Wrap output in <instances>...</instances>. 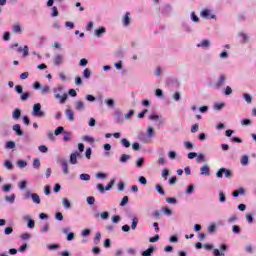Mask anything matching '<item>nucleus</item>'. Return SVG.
Segmentation results:
<instances>
[{"label": "nucleus", "instance_id": "obj_51", "mask_svg": "<svg viewBox=\"0 0 256 256\" xmlns=\"http://www.w3.org/2000/svg\"><path fill=\"white\" fill-rule=\"evenodd\" d=\"M17 165L20 169H24V167H27V162L25 160H18Z\"/></svg>", "mask_w": 256, "mask_h": 256}, {"label": "nucleus", "instance_id": "obj_27", "mask_svg": "<svg viewBox=\"0 0 256 256\" xmlns=\"http://www.w3.org/2000/svg\"><path fill=\"white\" fill-rule=\"evenodd\" d=\"M62 135H64L63 141H65V143H67V141H71V136L73 135V133L64 131V133Z\"/></svg>", "mask_w": 256, "mask_h": 256}, {"label": "nucleus", "instance_id": "obj_53", "mask_svg": "<svg viewBox=\"0 0 256 256\" xmlns=\"http://www.w3.org/2000/svg\"><path fill=\"white\" fill-rule=\"evenodd\" d=\"M191 17V21H193L194 23H199V17L197 16V14H195V12H192L190 14Z\"/></svg>", "mask_w": 256, "mask_h": 256}, {"label": "nucleus", "instance_id": "obj_23", "mask_svg": "<svg viewBox=\"0 0 256 256\" xmlns=\"http://www.w3.org/2000/svg\"><path fill=\"white\" fill-rule=\"evenodd\" d=\"M137 225H139V218L137 216H134L132 218L131 230L135 231V229H137Z\"/></svg>", "mask_w": 256, "mask_h": 256}, {"label": "nucleus", "instance_id": "obj_44", "mask_svg": "<svg viewBox=\"0 0 256 256\" xmlns=\"http://www.w3.org/2000/svg\"><path fill=\"white\" fill-rule=\"evenodd\" d=\"M62 203H63V206L65 207V209H71V202L69 201V199L64 198Z\"/></svg>", "mask_w": 256, "mask_h": 256}, {"label": "nucleus", "instance_id": "obj_63", "mask_svg": "<svg viewBox=\"0 0 256 256\" xmlns=\"http://www.w3.org/2000/svg\"><path fill=\"white\" fill-rule=\"evenodd\" d=\"M213 255L214 256H225V253H223V252L219 251V249L215 248L213 250Z\"/></svg>", "mask_w": 256, "mask_h": 256}, {"label": "nucleus", "instance_id": "obj_11", "mask_svg": "<svg viewBox=\"0 0 256 256\" xmlns=\"http://www.w3.org/2000/svg\"><path fill=\"white\" fill-rule=\"evenodd\" d=\"M12 129L15 132V134L18 135V137L23 136V130L21 129V124H14Z\"/></svg>", "mask_w": 256, "mask_h": 256}, {"label": "nucleus", "instance_id": "obj_18", "mask_svg": "<svg viewBox=\"0 0 256 256\" xmlns=\"http://www.w3.org/2000/svg\"><path fill=\"white\" fill-rule=\"evenodd\" d=\"M65 113L68 121H75V113L73 112V110L66 109Z\"/></svg>", "mask_w": 256, "mask_h": 256}, {"label": "nucleus", "instance_id": "obj_56", "mask_svg": "<svg viewBox=\"0 0 256 256\" xmlns=\"http://www.w3.org/2000/svg\"><path fill=\"white\" fill-rule=\"evenodd\" d=\"M54 219H56V221H63V213L57 212V213L54 215Z\"/></svg>", "mask_w": 256, "mask_h": 256}, {"label": "nucleus", "instance_id": "obj_37", "mask_svg": "<svg viewBox=\"0 0 256 256\" xmlns=\"http://www.w3.org/2000/svg\"><path fill=\"white\" fill-rule=\"evenodd\" d=\"M51 17H59V10L57 9V7L56 6H53L52 8H51Z\"/></svg>", "mask_w": 256, "mask_h": 256}, {"label": "nucleus", "instance_id": "obj_36", "mask_svg": "<svg viewBox=\"0 0 256 256\" xmlns=\"http://www.w3.org/2000/svg\"><path fill=\"white\" fill-rule=\"evenodd\" d=\"M156 191L159 193V195H165V189H163V186H161V184L156 185Z\"/></svg>", "mask_w": 256, "mask_h": 256}, {"label": "nucleus", "instance_id": "obj_47", "mask_svg": "<svg viewBox=\"0 0 256 256\" xmlns=\"http://www.w3.org/2000/svg\"><path fill=\"white\" fill-rule=\"evenodd\" d=\"M31 97V94L29 92H22V95L20 96L21 101H27Z\"/></svg>", "mask_w": 256, "mask_h": 256}, {"label": "nucleus", "instance_id": "obj_13", "mask_svg": "<svg viewBox=\"0 0 256 256\" xmlns=\"http://www.w3.org/2000/svg\"><path fill=\"white\" fill-rule=\"evenodd\" d=\"M160 11L162 15H169L170 12L172 11V8L169 4H166L160 8Z\"/></svg>", "mask_w": 256, "mask_h": 256}, {"label": "nucleus", "instance_id": "obj_22", "mask_svg": "<svg viewBox=\"0 0 256 256\" xmlns=\"http://www.w3.org/2000/svg\"><path fill=\"white\" fill-rule=\"evenodd\" d=\"M31 199H32L33 203H35L36 205H41V197H39V194L32 193Z\"/></svg>", "mask_w": 256, "mask_h": 256}, {"label": "nucleus", "instance_id": "obj_21", "mask_svg": "<svg viewBox=\"0 0 256 256\" xmlns=\"http://www.w3.org/2000/svg\"><path fill=\"white\" fill-rule=\"evenodd\" d=\"M61 167L63 169V173L64 175H69V164H67V161L66 160H63L61 162Z\"/></svg>", "mask_w": 256, "mask_h": 256}, {"label": "nucleus", "instance_id": "obj_45", "mask_svg": "<svg viewBox=\"0 0 256 256\" xmlns=\"http://www.w3.org/2000/svg\"><path fill=\"white\" fill-rule=\"evenodd\" d=\"M61 246L59 244H48L47 245V249H49V251H55V249H59Z\"/></svg>", "mask_w": 256, "mask_h": 256}, {"label": "nucleus", "instance_id": "obj_25", "mask_svg": "<svg viewBox=\"0 0 256 256\" xmlns=\"http://www.w3.org/2000/svg\"><path fill=\"white\" fill-rule=\"evenodd\" d=\"M85 109V103L83 101L77 100L76 101V110L83 111Z\"/></svg>", "mask_w": 256, "mask_h": 256}, {"label": "nucleus", "instance_id": "obj_26", "mask_svg": "<svg viewBox=\"0 0 256 256\" xmlns=\"http://www.w3.org/2000/svg\"><path fill=\"white\" fill-rule=\"evenodd\" d=\"M129 159H131V155H129V154H122L120 156L119 161H120V163H127V161H129Z\"/></svg>", "mask_w": 256, "mask_h": 256}, {"label": "nucleus", "instance_id": "obj_42", "mask_svg": "<svg viewBox=\"0 0 256 256\" xmlns=\"http://www.w3.org/2000/svg\"><path fill=\"white\" fill-rule=\"evenodd\" d=\"M83 77L84 79H89L91 77V70L89 68L84 69Z\"/></svg>", "mask_w": 256, "mask_h": 256}, {"label": "nucleus", "instance_id": "obj_14", "mask_svg": "<svg viewBox=\"0 0 256 256\" xmlns=\"http://www.w3.org/2000/svg\"><path fill=\"white\" fill-rule=\"evenodd\" d=\"M12 119H14V121H19V119H21V109H14L12 112Z\"/></svg>", "mask_w": 256, "mask_h": 256}, {"label": "nucleus", "instance_id": "obj_15", "mask_svg": "<svg viewBox=\"0 0 256 256\" xmlns=\"http://www.w3.org/2000/svg\"><path fill=\"white\" fill-rule=\"evenodd\" d=\"M197 47H201L202 49H209V47H211V42L207 39H204L200 44H197Z\"/></svg>", "mask_w": 256, "mask_h": 256}, {"label": "nucleus", "instance_id": "obj_40", "mask_svg": "<svg viewBox=\"0 0 256 256\" xmlns=\"http://www.w3.org/2000/svg\"><path fill=\"white\" fill-rule=\"evenodd\" d=\"M113 185H115V179L110 180L105 187V191H111V189H113Z\"/></svg>", "mask_w": 256, "mask_h": 256}, {"label": "nucleus", "instance_id": "obj_17", "mask_svg": "<svg viewBox=\"0 0 256 256\" xmlns=\"http://www.w3.org/2000/svg\"><path fill=\"white\" fill-rule=\"evenodd\" d=\"M130 15H131V13H129V12H126V14L124 15V17H123V25H124V27H128V25L131 24Z\"/></svg>", "mask_w": 256, "mask_h": 256}, {"label": "nucleus", "instance_id": "obj_29", "mask_svg": "<svg viewBox=\"0 0 256 256\" xmlns=\"http://www.w3.org/2000/svg\"><path fill=\"white\" fill-rule=\"evenodd\" d=\"M240 163L244 167H247V165H249V156L247 155L242 156Z\"/></svg>", "mask_w": 256, "mask_h": 256}, {"label": "nucleus", "instance_id": "obj_34", "mask_svg": "<svg viewBox=\"0 0 256 256\" xmlns=\"http://www.w3.org/2000/svg\"><path fill=\"white\" fill-rule=\"evenodd\" d=\"M162 211L164 215H167L168 217H171V215H173V211L168 207H162Z\"/></svg>", "mask_w": 256, "mask_h": 256}, {"label": "nucleus", "instance_id": "obj_48", "mask_svg": "<svg viewBox=\"0 0 256 256\" xmlns=\"http://www.w3.org/2000/svg\"><path fill=\"white\" fill-rule=\"evenodd\" d=\"M129 203V196H124L120 202V207H125Z\"/></svg>", "mask_w": 256, "mask_h": 256}, {"label": "nucleus", "instance_id": "obj_28", "mask_svg": "<svg viewBox=\"0 0 256 256\" xmlns=\"http://www.w3.org/2000/svg\"><path fill=\"white\" fill-rule=\"evenodd\" d=\"M12 31H13V33H19V34L23 33V29L21 28V25H19V24L12 26Z\"/></svg>", "mask_w": 256, "mask_h": 256}, {"label": "nucleus", "instance_id": "obj_10", "mask_svg": "<svg viewBox=\"0 0 256 256\" xmlns=\"http://www.w3.org/2000/svg\"><path fill=\"white\" fill-rule=\"evenodd\" d=\"M155 246H149L148 249L141 252L142 256H152L155 253Z\"/></svg>", "mask_w": 256, "mask_h": 256}, {"label": "nucleus", "instance_id": "obj_8", "mask_svg": "<svg viewBox=\"0 0 256 256\" xmlns=\"http://www.w3.org/2000/svg\"><path fill=\"white\" fill-rule=\"evenodd\" d=\"M24 221H27L28 229H35V220L31 219V216H24Z\"/></svg>", "mask_w": 256, "mask_h": 256}, {"label": "nucleus", "instance_id": "obj_16", "mask_svg": "<svg viewBox=\"0 0 256 256\" xmlns=\"http://www.w3.org/2000/svg\"><path fill=\"white\" fill-rule=\"evenodd\" d=\"M104 33H107V29L104 26H101L100 28L95 30L94 35L96 37H102Z\"/></svg>", "mask_w": 256, "mask_h": 256}, {"label": "nucleus", "instance_id": "obj_54", "mask_svg": "<svg viewBox=\"0 0 256 256\" xmlns=\"http://www.w3.org/2000/svg\"><path fill=\"white\" fill-rule=\"evenodd\" d=\"M155 135V130L153 129V127H148L147 129V136L149 138L153 137Z\"/></svg>", "mask_w": 256, "mask_h": 256}, {"label": "nucleus", "instance_id": "obj_38", "mask_svg": "<svg viewBox=\"0 0 256 256\" xmlns=\"http://www.w3.org/2000/svg\"><path fill=\"white\" fill-rule=\"evenodd\" d=\"M4 167H6V169H8L9 171H13V163L9 160H6L4 162Z\"/></svg>", "mask_w": 256, "mask_h": 256}, {"label": "nucleus", "instance_id": "obj_4", "mask_svg": "<svg viewBox=\"0 0 256 256\" xmlns=\"http://www.w3.org/2000/svg\"><path fill=\"white\" fill-rule=\"evenodd\" d=\"M201 17L204 19H217V16L215 14H211V10L204 9L201 11Z\"/></svg>", "mask_w": 256, "mask_h": 256}, {"label": "nucleus", "instance_id": "obj_33", "mask_svg": "<svg viewBox=\"0 0 256 256\" xmlns=\"http://www.w3.org/2000/svg\"><path fill=\"white\" fill-rule=\"evenodd\" d=\"M93 241L95 245H99V243H101V232L96 233Z\"/></svg>", "mask_w": 256, "mask_h": 256}, {"label": "nucleus", "instance_id": "obj_1", "mask_svg": "<svg viewBox=\"0 0 256 256\" xmlns=\"http://www.w3.org/2000/svg\"><path fill=\"white\" fill-rule=\"evenodd\" d=\"M223 175L226 177V179H233V171L222 167L216 172V177L218 179H223Z\"/></svg>", "mask_w": 256, "mask_h": 256}, {"label": "nucleus", "instance_id": "obj_31", "mask_svg": "<svg viewBox=\"0 0 256 256\" xmlns=\"http://www.w3.org/2000/svg\"><path fill=\"white\" fill-rule=\"evenodd\" d=\"M33 168L34 169H40L41 168V160H39V158H35L33 160Z\"/></svg>", "mask_w": 256, "mask_h": 256}, {"label": "nucleus", "instance_id": "obj_6", "mask_svg": "<svg viewBox=\"0 0 256 256\" xmlns=\"http://www.w3.org/2000/svg\"><path fill=\"white\" fill-rule=\"evenodd\" d=\"M225 81H227V77H225L224 74H221V75L219 76L218 81H217L216 84H215V88H216V89H221V87H223V85H225Z\"/></svg>", "mask_w": 256, "mask_h": 256}, {"label": "nucleus", "instance_id": "obj_64", "mask_svg": "<svg viewBox=\"0 0 256 256\" xmlns=\"http://www.w3.org/2000/svg\"><path fill=\"white\" fill-rule=\"evenodd\" d=\"M119 221H121V216L119 215L112 216V223H119Z\"/></svg>", "mask_w": 256, "mask_h": 256}, {"label": "nucleus", "instance_id": "obj_30", "mask_svg": "<svg viewBox=\"0 0 256 256\" xmlns=\"http://www.w3.org/2000/svg\"><path fill=\"white\" fill-rule=\"evenodd\" d=\"M121 145L124 146L125 149H129V147H131V142H129V140H127V138H122Z\"/></svg>", "mask_w": 256, "mask_h": 256}, {"label": "nucleus", "instance_id": "obj_7", "mask_svg": "<svg viewBox=\"0 0 256 256\" xmlns=\"http://www.w3.org/2000/svg\"><path fill=\"white\" fill-rule=\"evenodd\" d=\"M77 157H81V153L79 151H75L74 153L70 154V164L71 165H77Z\"/></svg>", "mask_w": 256, "mask_h": 256}, {"label": "nucleus", "instance_id": "obj_3", "mask_svg": "<svg viewBox=\"0 0 256 256\" xmlns=\"http://www.w3.org/2000/svg\"><path fill=\"white\" fill-rule=\"evenodd\" d=\"M70 231H71V228L69 227L62 228V233H64V235H67L66 237L67 241H73V239H75V233Z\"/></svg>", "mask_w": 256, "mask_h": 256}, {"label": "nucleus", "instance_id": "obj_5", "mask_svg": "<svg viewBox=\"0 0 256 256\" xmlns=\"http://www.w3.org/2000/svg\"><path fill=\"white\" fill-rule=\"evenodd\" d=\"M114 115H115V123H117L118 125H121L124 121L123 112H121V110H116L114 112Z\"/></svg>", "mask_w": 256, "mask_h": 256}, {"label": "nucleus", "instance_id": "obj_58", "mask_svg": "<svg viewBox=\"0 0 256 256\" xmlns=\"http://www.w3.org/2000/svg\"><path fill=\"white\" fill-rule=\"evenodd\" d=\"M251 119H249V118H245V119H242L241 120V125H244V126H249V125H251Z\"/></svg>", "mask_w": 256, "mask_h": 256}, {"label": "nucleus", "instance_id": "obj_12", "mask_svg": "<svg viewBox=\"0 0 256 256\" xmlns=\"http://www.w3.org/2000/svg\"><path fill=\"white\" fill-rule=\"evenodd\" d=\"M63 56L61 54H57L54 57V65H56V67H59L60 65H63Z\"/></svg>", "mask_w": 256, "mask_h": 256}, {"label": "nucleus", "instance_id": "obj_61", "mask_svg": "<svg viewBox=\"0 0 256 256\" xmlns=\"http://www.w3.org/2000/svg\"><path fill=\"white\" fill-rule=\"evenodd\" d=\"M232 231L233 233H235L236 235H239V233H241V228L238 225H234L232 227Z\"/></svg>", "mask_w": 256, "mask_h": 256}, {"label": "nucleus", "instance_id": "obj_20", "mask_svg": "<svg viewBox=\"0 0 256 256\" xmlns=\"http://www.w3.org/2000/svg\"><path fill=\"white\" fill-rule=\"evenodd\" d=\"M68 97H69V95L67 93H64L62 96L59 93L55 94V98L60 99L61 104L65 103V101H67Z\"/></svg>", "mask_w": 256, "mask_h": 256}, {"label": "nucleus", "instance_id": "obj_19", "mask_svg": "<svg viewBox=\"0 0 256 256\" xmlns=\"http://www.w3.org/2000/svg\"><path fill=\"white\" fill-rule=\"evenodd\" d=\"M239 195H245V188L240 187L238 190H234L232 192V197L237 198V197H239Z\"/></svg>", "mask_w": 256, "mask_h": 256}, {"label": "nucleus", "instance_id": "obj_41", "mask_svg": "<svg viewBox=\"0 0 256 256\" xmlns=\"http://www.w3.org/2000/svg\"><path fill=\"white\" fill-rule=\"evenodd\" d=\"M5 201L11 204L15 203V194H12L10 196H5Z\"/></svg>", "mask_w": 256, "mask_h": 256}, {"label": "nucleus", "instance_id": "obj_43", "mask_svg": "<svg viewBox=\"0 0 256 256\" xmlns=\"http://www.w3.org/2000/svg\"><path fill=\"white\" fill-rule=\"evenodd\" d=\"M223 107H225V103L221 102V103H215L214 104V109L215 111H221V109H223Z\"/></svg>", "mask_w": 256, "mask_h": 256}, {"label": "nucleus", "instance_id": "obj_55", "mask_svg": "<svg viewBox=\"0 0 256 256\" xmlns=\"http://www.w3.org/2000/svg\"><path fill=\"white\" fill-rule=\"evenodd\" d=\"M138 183H140V185H147V178H145V176H140L138 178Z\"/></svg>", "mask_w": 256, "mask_h": 256}, {"label": "nucleus", "instance_id": "obj_39", "mask_svg": "<svg viewBox=\"0 0 256 256\" xmlns=\"http://www.w3.org/2000/svg\"><path fill=\"white\" fill-rule=\"evenodd\" d=\"M193 191H195V186L193 184L188 185V187L186 189V195L193 194Z\"/></svg>", "mask_w": 256, "mask_h": 256}, {"label": "nucleus", "instance_id": "obj_24", "mask_svg": "<svg viewBox=\"0 0 256 256\" xmlns=\"http://www.w3.org/2000/svg\"><path fill=\"white\" fill-rule=\"evenodd\" d=\"M65 133V128L63 126H59L55 129L54 131V135L59 136V135H63Z\"/></svg>", "mask_w": 256, "mask_h": 256}, {"label": "nucleus", "instance_id": "obj_2", "mask_svg": "<svg viewBox=\"0 0 256 256\" xmlns=\"http://www.w3.org/2000/svg\"><path fill=\"white\" fill-rule=\"evenodd\" d=\"M32 115L33 117H38L39 119L45 117V112L41 110V103H36L33 105Z\"/></svg>", "mask_w": 256, "mask_h": 256}, {"label": "nucleus", "instance_id": "obj_59", "mask_svg": "<svg viewBox=\"0 0 256 256\" xmlns=\"http://www.w3.org/2000/svg\"><path fill=\"white\" fill-rule=\"evenodd\" d=\"M88 205H95V197L93 196H88L86 199Z\"/></svg>", "mask_w": 256, "mask_h": 256}, {"label": "nucleus", "instance_id": "obj_46", "mask_svg": "<svg viewBox=\"0 0 256 256\" xmlns=\"http://www.w3.org/2000/svg\"><path fill=\"white\" fill-rule=\"evenodd\" d=\"M6 149H15V142L14 141H7L5 144Z\"/></svg>", "mask_w": 256, "mask_h": 256}, {"label": "nucleus", "instance_id": "obj_52", "mask_svg": "<svg viewBox=\"0 0 256 256\" xmlns=\"http://www.w3.org/2000/svg\"><path fill=\"white\" fill-rule=\"evenodd\" d=\"M105 103H106V105H108V107H111V108L115 107V100H113L111 98L110 99H106Z\"/></svg>", "mask_w": 256, "mask_h": 256}, {"label": "nucleus", "instance_id": "obj_35", "mask_svg": "<svg viewBox=\"0 0 256 256\" xmlns=\"http://www.w3.org/2000/svg\"><path fill=\"white\" fill-rule=\"evenodd\" d=\"M143 165H145V158L140 157V158L136 161V167L141 168V167H143Z\"/></svg>", "mask_w": 256, "mask_h": 256}, {"label": "nucleus", "instance_id": "obj_57", "mask_svg": "<svg viewBox=\"0 0 256 256\" xmlns=\"http://www.w3.org/2000/svg\"><path fill=\"white\" fill-rule=\"evenodd\" d=\"M243 97H244L246 103H251L253 101V98L251 97V95H249L247 93H244Z\"/></svg>", "mask_w": 256, "mask_h": 256}, {"label": "nucleus", "instance_id": "obj_60", "mask_svg": "<svg viewBox=\"0 0 256 256\" xmlns=\"http://www.w3.org/2000/svg\"><path fill=\"white\" fill-rule=\"evenodd\" d=\"M38 149H39L40 153H47L49 151V148H47V146H45V145H40L38 147Z\"/></svg>", "mask_w": 256, "mask_h": 256}, {"label": "nucleus", "instance_id": "obj_62", "mask_svg": "<svg viewBox=\"0 0 256 256\" xmlns=\"http://www.w3.org/2000/svg\"><path fill=\"white\" fill-rule=\"evenodd\" d=\"M101 219H103L104 221L109 219V212L108 211H104L100 214Z\"/></svg>", "mask_w": 256, "mask_h": 256}, {"label": "nucleus", "instance_id": "obj_49", "mask_svg": "<svg viewBox=\"0 0 256 256\" xmlns=\"http://www.w3.org/2000/svg\"><path fill=\"white\" fill-rule=\"evenodd\" d=\"M81 181H91V175L89 174H80Z\"/></svg>", "mask_w": 256, "mask_h": 256}, {"label": "nucleus", "instance_id": "obj_32", "mask_svg": "<svg viewBox=\"0 0 256 256\" xmlns=\"http://www.w3.org/2000/svg\"><path fill=\"white\" fill-rule=\"evenodd\" d=\"M227 201V196H225V192H219V203H225Z\"/></svg>", "mask_w": 256, "mask_h": 256}, {"label": "nucleus", "instance_id": "obj_50", "mask_svg": "<svg viewBox=\"0 0 256 256\" xmlns=\"http://www.w3.org/2000/svg\"><path fill=\"white\" fill-rule=\"evenodd\" d=\"M91 155H93V150L91 149V147H88L85 152L86 159H91Z\"/></svg>", "mask_w": 256, "mask_h": 256}, {"label": "nucleus", "instance_id": "obj_9", "mask_svg": "<svg viewBox=\"0 0 256 256\" xmlns=\"http://www.w3.org/2000/svg\"><path fill=\"white\" fill-rule=\"evenodd\" d=\"M200 175H205L206 177L211 175V169L209 168V165L206 164L200 168Z\"/></svg>", "mask_w": 256, "mask_h": 256}]
</instances>
